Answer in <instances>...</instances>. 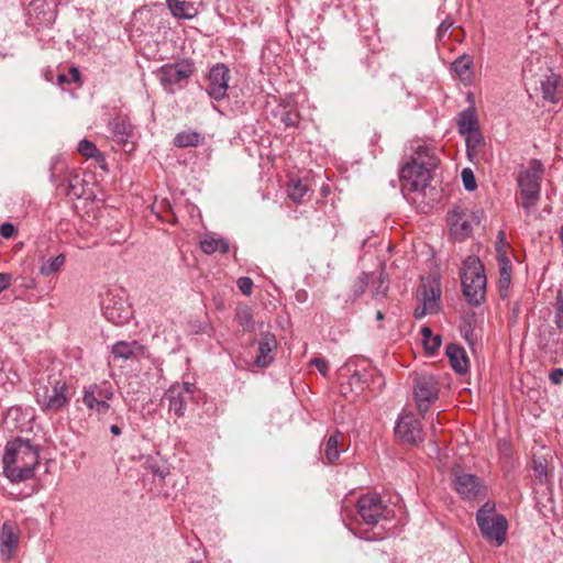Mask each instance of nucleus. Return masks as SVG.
<instances>
[{
	"label": "nucleus",
	"mask_w": 563,
	"mask_h": 563,
	"mask_svg": "<svg viewBox=\"0 0 563 563\" xmlns=\"http://www.w3.org/2000/svg\"><path fill=\"white\" fill-rule=\"evenodd\" d=\"M110 432L113 435H120L121 434V428L118 427L117 424H113V426L110 427Z\"/></svg>",
	"instance_id": "nucleus-52"
},
{
	"label": "nucleus",
	"mask_w": 563,
	"mask_h": 563,
	"mask_svg": "<svg viewBox=\"0 0 563 563\" xmlns=\"http://www.w3.org/2000/svg\"><path fill=\"white\" fill-rule=\"evenodd\" d=\"M476 124H477V121H476V118L473 112L463 111L460 114L459 122H457L459 131L465 137L467 135L473 134V132H479Z\"/></svg>",
	"instance_id": "nucleus-28"
},
{
	"label": "nucleus",
	"mask_w": 563,
	"mask_h": 563,
	"mask_svg": "<svg viewBox=\"0 0 563 563\" xmlns=\"http://www.w3.org/2000/svg\"><path fill=\"white\" fill-rule=\"evenodd\" d=\"M439 159L428 151L418 153L417 157L407 163L400 170L402 191H421L431 180V172Z\"/></svg>",
	"instance_id": "nucleus-2"
},
{
	"label": "nucleus",
	"mask_w": 563,
	"mask_h": 563,
	"mask_svg": "<svg viewBox=\"0 0 563 563\" xmlns=\"http://www.w3.org/2000/svg\"><path fill=\"white\" fill-rule=\"evenodd\" d=\"M453 25L452 21H443L440 26L438 27V36L442 37L443 34Z\"/></svg>",
	"instance_id": "nucleus-49"
},
{
	"label": "nucleus",
	"mask_w": 563,
	"mask_h": 563,
	"mask_svg": "<svg viewBox=\"0 0 563 563\" xmlns=\"http://www.w3.org/2000/svg\"><path fill=\"white\" fill-rule=\"evenodd\" d=\"M77 150L82 156L87 158L100 156V152L98 151L96 145L87 139H84L78 143Z\"/></svg>",
	"instance_id": "nucleus-35"
},
{
	"label": "nucleus",
	"mask_w": 563,
	"mask_h": 563,
	"mask_svg": "<svg viewBox=\"0 0 563 563\" xmlns=\"http://www.w3.org/2000/svg\"><path fill=\"white\" fill-rule=\"evenodd\" d=\"M66 263V256L58 254L54 257H41L38 273L44 277L59 273Z\"/></svg>",
	"instance_id": "nucleus-25"
},
{
	"label": "nucleus",
	"mask_w": 563,
	"mask_h": 563,
	"mask_svg": "<svg viewBox=\"0 0 563 563\" xmlns=\"http://www.w3.org/2000/svg\"><path fill=\"white\" fill-rule=\"evenodd\" d=\"M499 263V292L501 297H506L511 280V263L509 260H503Z\"/></svg>",
	"instance_id": "nucleus-30"
},
{
	"label": "nucleus",
	"mask_w": 563,
	"mask_h": 563,
	"mask_svg": "<svg viewBox=\"0 0 563 563\" xmlns=\"http://www.w3.org/2000/svg\"><path fill=\"white\" fill-rule=\"evenodd\" d=\"M192 71V65L187 60H181L161 67L156 75L165 90L173 92V86L189 78Z\"/></svg>",
	"instance_id": "nucleus-11"
},
{
	"label": "nucleus",
	"mask_w": 563,
	"mask_h": 563,
	"mask_svg": "<svg viewBox=\"0 0 563 563\" xmlns=\"http://www.w3.org/2000/svg\"><path fill=\"white\" fill-rule=\"evenodd\" d=\"M238 287L242 294L250 296L253 288V280L249 277H241L238 280Z\"/></svg>",
	"instance_id": "nucleus-44"
},
{
	"label": "nucleus",
	"mask_w": 563,
	"mask_h": 563,
	"mask_svg": "<svg viewBox=\"0 0 563 563\" xmlns=\"http://www.w3.org/2000/svg\"><path fill=\"white\" fill-rule=\"evenodd\" d=\"M466 154L473 164H481L488 161L486 151V143L481 132H473V134L465 137Z\"/></svg>",
	"instance_id": "nucleus-17"
},
{
	"label": "nucleus",
	"mask_w": 563,
	"mask_h": 563,
	"mask_svg": "<svg viewBox=\"0 0 563 563\" xmlns=\"http://www.w3.org/2000/svg\"><path fill=\"white\" fill-rule=\"evenodd\" d=\"M476 522L484 539L500 547L506 541L508 521L501 514L496 512V505L486 501L476 512Z\"/></svg>",
	"instance_id": "nucleus-4"
},
{
	"label": "nucleus",
	"mask_w": 563,
	"mask_h": 563,
	"mask_svg": "<svg viewBox=\"0 0 563 563\" xmlns=\"http://www.w3.org/2000/svg\"><path fill=\"white\" fill-rule=\"evenodd\" d=\"M455 489L465 499H474L481 492V485L476 476L460 474L455 476Z\"/></svg>",
	"instance_id": "nucleus-19"
},
{
	"label": "nucleus",
	"mask_w": 563,
	"mask_h": 563,
	"mask_svg": "<svg viewBox=\"0 0 563 563\" xmlns=\"http://www.w3.org/2000/svg\"><path fill=\"white\" fill-rule=\"evenodd\" d=\"M0 554L9 561L19 543V533L14 525L11 522H4L0 530Z\"/></svg>",
	"instance_id": "nucleus-18"
},
{
	"label": "nucleus",
	"mask_w": 563,
	"mask_h": 563,
	"mask_svg": "<svg viewBox=\"0 0 563 563\" xmlns=\"http://www.w3.org/2000/svg\"><path fill=\"white\" fill-rule=\"evenodd\" d=\"M311 364L314 365L323 376L327 374L328 366H327V362L324 360L313 358L311 361Z\"/></svg>",
	"instance_id": "nucleus-48"
},
{
	"label": "nucleus",
	"mask_w": 563,
	"mask_h": 563,
	"mask_svg": "<svg viewBox=\"0 0 563 563\" xmlns=\"http://www.w3.org/2000/svg\"><path fill=\"white\" fill-rule=\"evenodd\" d=\"M376 319H377V320H383V319H384V314H383V312H382V311H377V313H376Z\"/></svg>",
	"instance_id": "nucleus-53"
},
{
	"label": "nucleus",
	"mask_w": 563,
	"mask_h": 563,
	"mask_svg": "<svg viewBox=\"0 0 563 563\" xmlns=\"http://www.w3.org/2000/svg\"><path fill=\"white\" fill-rule=\"evenodd\" d=\"M509 244L506 240V234L504 231L498 232L497 243H496V253H497V261L503 262V260H509L507 255Z\"/></svg>",
	"instance_id": "nucleus-37"
},
{
	"label": "nucleus",
	"mask_w": 563,
	"mask_h": 563,
	"mask_svg": "<svg viewBox=\"0 0 563 563\" xmlns=\"http://www.w3.org/2000/svg\"><path fill=\"white\" fill-rule=\"evenodd\" d=\"M377 284V286H375L373 289H372V292H373V296L375 298L377 297H384L387 292V289H388V280L386 279V277L384 276L383 273L379 274L378 277H376L375 282Z\"/></svg>",
	"instance_id": "nucleus-39"
},
{
	"label": "nucleus",
	"mask_w": 563,
	"mask_h": 563,
	"mask_svg": "<svg viewBox=\"0 0 563 563\" xmlns=\"http://www.w3.org/2000/svg\"><path fill=\"white\" fill-rule=\"evenodd\" d=\"M371 276L368 274L363 273L356 280L354 285V296L355 298L360 297L364 294L368 283H369Z\"/></svg>",
	"instance_id": "nucleus-42"
},
{
	"label": "nucleus",
	"mask_w": 563,
	"mask_h": 563,
	"mask_svg": "<svg viewBox=\"0 0 563 563\" xmlns=\"http://www.w3.org/2000/svg\"><path fill=\"white\" fill-rule=\"evenodd\" d=\"M276 338L272 333H265L258 343V353L255 358V364L260 367H266L273 361L271 355L272 351L276 347Z\"/></svg>",
	"instance_id": "nucleus-20"
},
{
	"label": "nucleus",
	"mask_w": 563,
	"mask_h": 563,
	"mask_svg": "<svg viewBox=\"0 0 563 563\" xmlns=\"http://www.w3.org/2000/svg\"><path fill=\"white\" fill-rule=\"evenodd\" d=\"M238 321L241 327L244 328L246 331L254 330V322H253V316L247 308H241L238 310L236 313Z\"/></svg>",
	"instance_id": "nucleus-36"
},
{
	"label": "nucleus",
	"mask_w": 563,
	"mask_h": 563,
	"mask_svg": "<svg viewBox=\"0 0 563 563\" xmlns=\"http://www.w3.org/2000/svg\"><path fill=\"white\" fill-rule=\"evenodd\" d=\"M308 191L309 186L299 178L291 179L287 185L288 197L296 203L302 202Z\"/></svg>",
	"instance_id": "nucleus-29"
},
{
	"label": "nucleus",
	"mask_w": 563,
	"mask_h": 563,
	"mask_svg": "<svg viewBox=\"0 0 563 563\" xmlns=\"http://www.w3.org/2000/svg\"><path fill=\"white\" fill-rule=\"evenodd\" d=\"M395 434L401 442L417 445L422 440L421 422L412 413H404L396 423Z\"/></svg>",
	"instance_id": "nucleus-12"
},
{
	"label": "nucleus",
	"mask_w": 563,
	"mask_h": 563,
	"mask_svg": "<svg viewBox=\"0 0 563 563\" xmlns=\"http://www.w3.org/2000/svg\"><path fill=\"white\" fill-rule=\"evenodd\" d=\"M543 173L544 168L539 159L530 161L528 166L519 172L517 183L520 189L521 206L527 213L531 211L540 199Z\"/></svg>",
	"instance_id": "nucleus-6"
},
{
	"label": "nucleus",
	"mask_w": 563,
	"mask_h": 563,
	"mask_svg": "<svg viewBox=\"0 0 563 563\" xmlns=\"http://www.w3.org/2000/svg\"><path fill=\"white\" fill-rule=\"evenodd\" d=\"M230 80V70L223 64L213 66L208 76L207 92L214 100H221L227 96Z\"/></svg>",
	"instance_id": "nucleus-13"
},
{
	"label": "nucleus",
	"mask_w": 563,
	"mask_h": 563,
	"mask_svg": "<svg viewBox=\"0 0 563 563\" xmlns=\"http://www.w3.org/2000/svg\"><path fill=\"white\" fill-rule=\"evenodd\" d=\"M385 506L377 494L362 496L357 503V512L367 525H376L383 517Z\"/></svg>",
	"instance_id": "nucleus-14"
},
{
	"label": "nucleus",
	"mask_w": 563,
	"mask_h": 563,
	"mask_svg": "<svg viewBox=\"0 0 563 563\" xmlns=\"http://www.w3.org/2000/svg\"><path fill=\"white\" fill-rule=\"evenodd\" d=\"M550 380L554 385H560L563 379V368H555L549 375Z\"/></svg>",
	"instance_id": "nucleus-46"
},
{
	"label": "nucleus",
	"mask_w": 563,
	"mask_h": 563,
	"mask_svg": "<svg viewBox=\"0 0 563 563\" xmlns=\"http://www.w3.org/2000/svg\"><path fill=\"white\" fill-rule=\"evenodd\" d=\"M12 280V276L8 273H0V292L7 289Z\"/></svg>",
	"instance_id": "nucleus-47"
},
{
	"label": "nucleus",
	"mask_w": 563,
	"mask_h": 563,
	"mask_svg": "<svg viewBox=\"0 0 563 563\" xmlns=\"http://www.w3.org/2000/svg\"><path fill=\"white\" fill-rule=\"evenodd\" d=\"M109 128L117 142L125 145L129 144V139L132 136L133 132V128L129 122L121 119H114L109 123Z\"/></svg>",
	"instance_id": "nucleus-26"
},
{
	"label": "nucleus",
	"mask_w": 563,
	"mask_h": 563,
	"mask_svg": "<svg viewBox=\"0 0 563 563\" xmlns=\"http://www.w3.org/2000/svg\"><path fill=\"white\" fill-rule=\"evenodd\" d=\"M421 335L424 349L428 354H433L441 345V336L439 334L433 335L432 331L428 327L421 329Z\"/></svg>",
	"instance_id": "nucleus-32"
},
{
	"label": "nucleus",
	"mask_w": 563,
	"mask_h": 563,
	"mask_svg": "<svg viewBox=\"0 0 563 563\" xmlns=\"http://www.w3.org/2000/svg\"><path fill=\"white\" fill-rule=\"evenodd\" d=\"M167 7L173 16L177 19H194L198 13V7L194 2L186 0H166Z\"/></svg>",
	"instance_id": "nucleus-21"
},
{
	"label": "nucleus",
	"mask_w": 563,
	"mask_h": 563,
	"mask_svg": "<svg viewBox=\"0 0 563 563\" xmlns=\"http://www.w3.org/2000/svg\"><path fill=\"white\" fill-rule=\"evenodd\" d=\"M462 181H463V185H464V188L467 190V191H473L476 189L477 187V184H476V180H475V176H474V173L471 168H464L462 170Z\"/></svg>",
	"instance_id": "nucleus-40"
},
{
	"label": "nucleus",
	"mask_w": 563,
	"mask_h": 563,
	"mask_svg": "<svg viewBox=\"0 0 563 563\" xmlns=\"http://www.w3.org/2000/svg\"><path fill=\"white\" fill-rule=\"evenodd\" d=\"M201 140L202 136L198 132L183 131L175 136L174 144L177 147L197 146Z\"/></svg>",
	"instance_id": "nucleus-31"
},
{
	"label": "nucleus",
	"mask_w": 563,
	"mask_h": 563,
	"mask_svg": "<svg viewBox=\"0 0 563 563\" xmlns=\"http://www.w3.org/2000/svg\"><path fill=\"white\" fill-rule=\"evenodd\" d=\"M0 234L4 239H10L15 234V228L13 224L7 222L0 227Z\"/></svg>",
	"instance_id": "nucleus-45"
},
{
	"label": "nucleus",
	"mask_w": 563,
	"mask_h": 563,
	"mask_svg": "<svg viewBox=\"0 0 563 563\" xmlns=\"http://www.w3.org/2000/svg\"><path fill=\"white\" fill-rule=\"evenodd\" d=\"M282 122L286 126H296L299 122V114L295 111H287L282 115Z\"/></svg>",
	"instance_id": "nucleus-43"
},
{
	"label": "nucleus",
	"mask_w": 563,
	"mask_h": 563,
	"mask_svg": "<svg viewBox=\"0 0 563 563\" xmlns=\"http://www.w3.org/2000/svg\"><path fill=\"white\" fill-rule=\"evenodd\" d=\"M452 69L464 84H470L473 78V58L462 55L452 63Z\"/></svg>",
	"instance_id": "nucleus-24"
},
{
	"label": "nucleus",
	"mask_w": 563,
	"mask_h": 563,
	"mask_svg": "<svg viewBox=\"0 0 563 563\" xmlns=\"http://www.w3.org/2000/svg\"><path fill=\"white\" fill-rule=\"evenodd\" d=\"M2 463L4 474L11 482L29 479L38 464V450L30 440H12L7 443Z\"/></svg>",
	"instance_id": "nucleus-1"
},
{
	"label": "nucleus",
	"mask_w": 563,
	"mask_h": 563,
	"mask_svg": "<svg viewBox=\"0 0 563 563\" xmlns=\"http://www.w3.org/2000/svg\"><path fill=\"white\" fill-rule=\"evenodd\" d=\"M200 247L203 253L212 254L217 251L227 253L229 251V243L223 238H216L213 235H205L200 241Z\"/></svg>",
	"instance_id": "nucleus-27"
},
{
	"label": "nucleus",
	"mask_w": 563,
	"mask_h": 563,
	"mask_svg": "<svg viewBox=\"0 0 563 563\" xmlns=\"http://www.w3.org/2000/svg\"><path fill=\"white\" fill-rule=\"evenodd\" d=\"M113 397V389L109 382L91 384L84 388L82 401L86 407L99 415L109 411V400Z\"/></svg>",
	"instance_id": "nucleus-8"
},
{
	"label": "nucleus",
	"mask_w": 563,
	"mask_h": 563,
	"mask_svg": "<svg viewBox=\"0 0 563 563\" xmlns=\"http://www.w3.org/2000/svg\"><path fill=\"white\" fill-rule=\"evenodd\" d=\"M342 437L340 432H336L329 437L324 448V455L330 463H334L341 454L339 450V439Z\"/></svg>",
	"instance_id": "nucleus-33"
},
{
	"label": "nucleus",
	"mask_w": 563,
	"mask_h": 563,
	"mask_svg": "<svg viewBox=\"0 0 563 563\" xmlns=\"http://www.w3.org/2000/svg\"><path fill=\"white\" fill-rule=\"evenodd\" d=\"M65 82H67V84H69V82H70L68 75L59 74V75L57 76V84H58V85H63V84H65Z\"/></svg>",
	"instance_id": "nucleus-51"
},
{
	"label": "nucleus",
	"mask_w": 563,
	"mask_h": 563,
	"mask_svg": "<svg viewBox=\"0 0 563 563\" xmlns=\"http://www.w3.org/2000/svg\"><path fill=\"white\" fill-rule=\"evenodd\" d=\"M554 322L558 329L563 332V294L559 292L556 298V307H555V319Z\"/></svg>",
	"instance_id": "nucleus-41"
},
{
	"label": "nucleus",
	"mask_w": 563,
	"mask_h": 563,
	"mask_svg": "<svg viewBox=\"0 0 563 563\" xmlns=\"http://www.w3.org/2000/svg\"><path fill=\"white\" fill-rule=\"evenodd\" d=\"M446 355L450 360L451 366L459 374H464L468 368V361L465 350L456 344L446 346Z\"/></svg>",
	"instance_id": "nucleus-22"
},
{
	"label": "nucleus",
	"mask_w": 563,
	"mask_h": 563,
	"mask_svg": "<svg viewBox=\"0 0 563 563\" xmlns=\"http://www.w3.org/2000/svg\"><path fill=\"white\" fill-rule=\"evenodd\" d=\"M431 428L433 431H435L437 424L432 423Z\"/></svg>",
	"instance_id": "nucleus-54"
},
{
	"label": "nucleus",
	"mask_w": 563,
	"mask_h": 563,
	"mask_svg": "<svg viewBox=\"0 0 563 563\" xmlns=\"http://www.w3.org/2000/svg\"><path fill=\"white\" fill-rule=\"evenodd\" d=\"M101 309L104 318L117 325L124 324L132 316L122 289H108L101 297Z\"/></svg>",
	"instance_id": "nucleus-7"
},
{
	"label": "nucleus",
	"mask_w": 563,
	"mask_h": 563,
	"mask_svg": "<svg viewBox=\"0 0 563 563\" xmlns=\"http://www.w3.org/2000/svg\"><path fill=\"white\" fill-rule=\"evenodd\" d=\"M479 222V218L467 213L464 210L454 209L449 213L448 221L450 224V231L456 240H464L472 231V224L470 219Z\"/></svg>",
	"instance_id": "nucleus-16"
},
{
	"label": "nucleus",
	"mask_w": 563,
	"mask_h": 563,
	"mask_svg": "<svg viewBox=\"0 0 563 563\" xmlns=\"http://www.w3.org/2000/svg\"><path fill=\"white\" fill-rule=\"evenodd\" d=\"M35 398L43 410L62 409L70 399L66 380L55 375L38 378L35 385Z\"/></svg>",
	"instance_id": "nucleus-3"
},
{
	"label": "nucleus",
	"mask_w": 563,
	"mask_h": 563,
	"mask_svg": "<svg viewBox=\"0 0 563 563\" xmlns=\"http://www.w3.org/2000/svg\"><path fill=\"white\" fill-rule=\"evenodd\" d=\"M135 351V343L118 342L112 346V353L115 357L128 360Z\"/></svg>",
	"instance_id": "nucleus-34"
},
{
	"label": "nucleus",
	"mask_w": 563,
	"mask_h": 563,
	"mask_svg": "<svg viewBox=\"0 0 563 563\" xmlns=\"http://www.w3.org/2000/svg\"><path fill=\"white\" fill-rule=\"evenodd\" d=\"M70 82H76L79 80V71L77 68L73 67L70 68V75L68 76Z\"/></svg>",
	"instance_id": "nucleus-50"
},
{
	"label": "nucleus",
	"mask_w": 563,
	"mask_h": 563,
	"mask_svg": "<svg viewBox=\"0 0 563 563\" xmlns=\"http://www.w3.org/2000/svg\"><path fill=\"white\" fill-rule=\"evenodd\" d=\"M196 386L190 383H176L172 385L165 393L162 401L168 402L169 412H174L177 417H183L186 405L191 400Z\"/></svg>",
	"instance_id": "nucleus-9"
},
{
	"label": "nucleus",
	"mask_w": 563,
	"mask_h": 563,
	"mask_svg": "<svg viewBox=\"0 0 563 563\" xmlns=\"http://www.w3.org/2000/svg\"><path fill=\"white\" fill-rule=\"evenodd\" d=\"M463 294L471 305L477 306L485 299L486 275L477 256H468L463 264Z\"/></svg>",
	"instance_id": "nucleus-5"
},
{
	"label": "nucleus",
	"mask_w": 563,
	"mask_h": 563,
	"mask_svg": "<svg viewBox=\"0 0 563 563\" xmlns=\"http://www.w3.org/2000/svg\"><path fill=\"white\" fill-rule=\"evenodd\" d=\"M441 299V289L438 283L433 282L429 286L423 285L421 303L415 309V317L421 319L427 314L439 311Z\"/></svg>",
	"instance_id": "nucleus-15"
},
{
	"label": "nucleus",
	"mask_w": 563,
	"mask_h": 563,
	"mask_svg": "<svg viewBox=\"0 0 563 563\" xmlns=\"http://www.w3.org/2000/svg\"><path fill=\"white\" fill-rule=\"evenodd\" d=\"M547 461L542 457L533 460V471L540 483H544L548 475Z\"/></svg>",
	"instance_id": "nucleus-38"
},
{
	"label": "nucleus",
	"mask_w": 563,
	"mask_h": 563,
	"mask_svg": "<svg viewBox=\"0 0 563 563\" xmlns=\"http://www.w3.org/2000/svg\"><path fill=\"white\" fill-rule=\"evenodd\" d=\"M561 81V76L550 71L545 74L541 80L542 96L545 100L556 103L560 98L558 97V87Z\"/></svg>",
	"instance_id": "nucleus-23"
},
{
	"label": "nucleus",
	"mask_w": 563,
	"mask_h": 563,
	"mask_svg": "<svg viewBox=\"0 0 563 563\" xmlns=\"http://www.w3.org/2000/svg\"><path fill=\"white\" fill-rule=\"evenodd\" d=\"M413 394L419 412L424 416L430 404L438 399V384L432 375H419L415 378Z\"/></svg>",
	"instance_id": "nucleus-10"
}]
</instances>
